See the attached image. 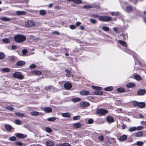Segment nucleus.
Here are the masks:
<instances>
[{"label": "nucleus", "mask_w": 146, "mask_h": 146, "mask_svg": "<svg viewBox=\"0 0 146 146\" xmlns=\"http://www.w3.org/2000/svg\"><path fill=\"white\" fill-rule=\"evenodd\" d=\"M126 11L127 13H131L133 11V9L131 6H127L126 7Z\"/></svg>", "instance_id": "b1692460"}, {"label": "nucleus", "mask_w": 146, "mask_h": 146, "mask_svg": "<svg viewBox=\"0 0 146 146\" xmlns=\"http://www.w3.org/2000/svg\"><path fill=\"white\" fill-rule=\"evenodd\" d=\"M91 17L95 18H99V17H100V16L96 14H91Z\"/></svg>", "instance_id": "6e6d98bb"}, {"label": "nucleus", "mask_w": 146, "mask_h": 146, "mask_svg": "<svg viewBox=\"0 0 146 146\" xmlns=\"http://www.w3.org/2000/svg\"><path fill=\"white\" fill-rule=\"evenodd\" d=\"M36 66L34 64H32L30 65L29 66V68L31 69H34L35 68Z\"/></svg>", "instance_id": "13d9d810"}, {"label": "nucleus", "mask_w": 146, "mask_h": 146, "mask_svg": "<svg viewBox=\"0 0 146 146\" xmlns=\"http://www.w3.org/2000/svg\"><path fill=\"white\" fill-rule=\"evenodd\" d=\"M16 138L15 136H12L9 138V140L12 141H15L16 140Z\"/></svg>", "instance_id": "c03bdc74"}, {"label": "nucleus", "mask_w": 146, "mask_h": 146, "mask_svg": "<svg viewBox=\"0 0 146 146\" xmlns=\"http://www.w3.org/2000/svg\"><path fill=\"white\" fill-rule=\"evenodd\" d=\"M90 21L93 24H95L96 23V20L95 19H90Z\"/></svg>", "instance_id": "680f3d73"}, {"label": "nucleus", "mask_w": 146, "mask_h": 146, "mask_svg": "<svg viewBox=\"0 0 146 146\" xmlns=\"http://www.w3.org/2000/svg\"><path fill=\"white\" fill-rule=\"evenodd\" d=\"M81 123H76L73 124V127L75 129L80 128L82 126Z\"/></svg>", "instance_id": "4468645a"}, {"label": "nucleus", "mask_w": 146, "mask_h": 146, "mask_svg": "<svg viewBox=\"0 0 146 146\" xmlns=\"http://www.w3.org/2000/svg\"><path fill=\"white\" fill-rule=\"evenodd\" d=\"M143 143L142 141H138L136 142V145L138 146H141L143 145Z\"/></svg>", "instance_id": "a18cd8bd"}, {"label": "nucleus", "mask_w": 146, "mask_h": 146, "mask_svg": "<svg viewBox=\"0 0 146 146\" xmlns=\"http://www.w3.org/2000/svg\"><path fill=\"white\" fill-rule=\"evenodd\" d=\"M70 29H73L76 28V27L74 25H72L70 26Z\"/></svg>", "instance_id": "0e129e2a"}, {"label": "nucleus", "mask_w": 146, "mask_h": 146, "mask_svg": "<svg viewBox=\"0 0 146 146\" xmlns=\"http://www.w3.org/2000/svg\"><path fill=\"white\" fill-rule=\"evenodd\" d=\"M126 86L128 88H131L135 86V85L133 83H128L126 85Z\"/></svg>", "instance_id": "5701e85b"}, {"label": "nucleus", "mask_w": 146, "mask_h": 146, "mask_svg": "<svg viewBox=\"0 0 146 146\" xmlns=\"http://www.w3.org/2000/svg\"><path fill=\"white\" fill-rule=\"evenodd\" d=\"M15 144L16 145L19 146H22L23 145V143L20 141H18L15 142Z\"/></svg>", "instance_id": "de8ad7c7"}, {"label": "nucleus", "mask_w": 146, "mask_h": 146, "mask_svg": "<svg viewBox=\"0 0 146 146\" xmlns=\"http://www.w3.org/2000/svg\"><path fill=\"white\" fill-rule=\"evenodd\" d=\"M7 109H8V110L12 111L14 109L11 106H7L6 108Z\"/></svg>", "instance_id": "052dcab7"}, {"label": "nucleus", "mask_w": 146, "mask_h": 146, "mask_svg": "<svg viewBox=\"0 0 146 146\" xmlns=\"http://www.w3.org/2000/svg\"><path fill=\"white\" fill-rule=\"evenodd\" d=\"M5 56V54L2 52H0V59H3Z\"/></svg>", "instance_id": "864d4df0"}, {"label": "nucleus", "mask_w": 146, "mask_h": 146, "mask_svg": "<svg viewBox=\"0 0 146 146\" xmlns=\"http://www.w3.org/2000/svg\"><path fill=\"white\" fill-rule=\"evenodd\" d=\"M119 42L120 44L124 46H127L126 43L125 41H123L121 40H119L118 41Z\"/></svg>", "instance_id": "c756f323"}, {"label": "nucleus", "mask_w": 146, "mask_h": 146, "mask_svg": "<svg viewBox=\"0 0 146 146\" xmlns=\"http://www.w3.org/2000/svg\"><path fill=\"white\" fill-rule=\"evenodd\" d=\"M94 121L92 119H89L88 121V123L89 124H91L93 123Z\"/></svg>", "instance_id": "4d7b16f0"}, {"label": "nucleus", "mask_w": 146, "mask_h": 146, "mask_svg": "<svg viewBox=\"0 0 146 146\" xmlns=\"http://www.w3.org/2000/svg\"><path fill=\"white\" fill-rule=\"evenodd\" d=\"M143 127L141 126H137V127H136V130H141L143 129Z\"/></svg>", "instance_id": "8fccbe9b"}, {"label": "nucleus", "mask_w": 146, "mask_h": 146, "mask_svg": "<svg viewBox=\"0 0 146 146\" xmlns=\"http://www.w3.org/2000/svg\"><path fill=\"white\" fill-rule=\"evenodd\" d=\"M64 87L66 90H69L71 88L72 85L70 82H67L64 84Z\"/></svg>", "instance_id": "6e6552de"}, {"label": "nucleus", "mask_w": 146, "mask_h": 146, "mask_svg": "<svg viewBox=\"0 0 146 146\" xmlns=\"http://www.w3.org/2000/svg\"><path fill=\"white\" fill-rule=\"evenodd\" d=\"M15 114L16 115L20 117H24L25 116V115L23 113H15Z\"/></svg>", "instance_id": "ea45409f"}, {"label": "nucleus", "mask_w": 146, "mask_h": 146, "mask_svg": "<svg viewBox=\"0 0 146 146\" xmlns=\"http://www.w3.org/2000/svg\"><path fill=\"white\" fill-rule=\"evenodd\" d=\"M5 127L6 129L8 131H10L12 129L11 126L9 124L5 125Z\"/></svg>", "instance_id": "7c9ffc66"}, {"label": "nucleus", "mask_w": 146, "mask_h": 146, "mask_svg": "<svg viewBox=\"0 0 146 146\" xmlns=\"http://www.w3.org/2000/svg\"><path fill=\"white\" fill-rule=\"evenodd\" d=\"M26 13L24 11H17L16 12V14L18 15H25Z\"/></svg>", "instance_id": "412c9836"}, {"label": "nucleus", "mask_w": 146, "mask_h": 146, "mask_svg": "<svg viewBox=\"0 0 146 146\" xmlns=\"http://www.w3.org/2000/svg\"><path fill=\"white\" fill-rule=\"evenodd\" d=\"M31 114L33 116H37L39 114V113L36 111H32L31 112Z\"/></svg>", "instance_id": "f704fd0d"}, {"label": "nucleus", "mask_w": 146, "mask_h": 146, "mask_svg": "<svg viewBox=\"0 0 146 146\" xmlns=\"http://www.w3.org/2000/svg\"><path fill=\"white\" fill-rule=\"evenodd\" d=\"M117 91L120 93L125 92V89L122 87L119 88L117 89Z\"/></svg>", "instance_id": "393cba45"}, {"label": "nucleus", "mask_w": 146, "mask_h": 146, "mask_svg": "<svg viewBox=\"0 0 146 146\" xmlns=\"http://www.w3.org/2000/svg\"><path fill=\"white\" fill-rule=\"evenodd\" d=\"M139 102L136 101H133V106L135 107L138 106Z\"/></svg>", "instance_id": "3c124183"}, {"label": "nucleus", "mask_w": 146, "mask_h": 146, "mask_svg": "<svg viewBox=\"0 0 146 146\" xmlns=\"http://www.w3.org/2000/svg\"><path fill=\"white\" fill-rule=\"evenodd\" d=\"M143 135V133L142 131H140L136 132L135 134V135L137 137H140L142 136Z\"/></svg>", "instance_id": "f3484780"}, {"label": "nucleus", "mask_w": 146, "mask_h": 146, "mask_svg": "<svg viewBox=\"0 0 146 146\" xmlns=\"http://www.w3.org/2000/svg\"><path fill=\"white\" fill-rule=\"evenodd\" d=\"M64 146H71L69 144L67 143H64Z\"/></svg>", "instance_id": "774afa93"}, {"label": "nucleus", "mask_w": 146, "mask_h": 146, "mask_svg": "<svg viewBox=\"0 0 146 146\" xmlns=\"http://www.w3.org/2000/svg\"><path fill=\"white\" fill-rule=\"evenodd\" d=\"M145 106V104L143 102H139L138 104V106L141 108H144Z\"/></svg>", "instance_id": "4be33fe9"}, {"label": "nucleus", "mask_w": 146, "mask_h": 146, "mask_svg": "<svg viewBox=\"0 0 146 146\" xmlns=\"http://www.w3.org/2000/svg\"><path fill=\"white\" fill-rule=\"evenodd\" d=\"M136 127H132L128 129V131L129 132H131L135 131L136 130Z\"/></svg>", "instance_id": "c9c22d12"}, {"label": "nucleus", "mask_w": 146, "mask_h": 146, "mask_svg": "<svg viewBox=\"0 0 146 146\" xmlns=\"http://www.w3.org/2000/svg\"><path fill=\"white\" fill-rule=\"evenodd\" d=\"M72 100L74 102H76L80 101L81 100V99L79 98H74L72 99Z\"/></svg>", "instance_id": "58836bf2"}, {"label": "nucleus", "mask_w": 146, "mask_h": 146, "mask_svg": "<svg viewBox=\"0 0 146 146\" xmlns=\"http://www.w3.org/2000/svg\"><path fill=\"white\" fill-rule=\"evenodd\" d=\"M51 86H46L45 88L46 90H50L51 89Z\"/></svg>", "instance_id": "69168bd1"}, {"label": "nucleus", "mask_w": 146, "mask_h": 146, "mask_svg": "<svg viewBox=\"0 0 146 146\" xmlns=\"http://www.w3.org/2000/svg\"><path fill=\"white\" fill-rule=\"evenodd\" d=\"M113 89V88L111 86H109L107 87L106 88H105L104 89V90L106 91H110L111 90H112Z\"/></svg>", "instance_id": "473e14b6"}, {"label": "nucleus", "mask_w": 146, "mask_h": 146, "mask_svg": "<svg viewBox=\"0 0 146 146\" xmlns=\"http://www.w3.org/2000/svg\"><path fill=\"white\" fill-rule=\"evenodd\" d=\"M16 57L14 56H8V58L10 61L11 62L15 60Z\"/></svg>", "instance_id": "2f4dec72"}, {"label": "nucleus", "mask_w": 146, "mask_h": 146, "mask_svg": "<svg viewBox=\"0 0 146 146\" xmlns=\"http://www.w3.org/2000/svg\"><path fill=\"white\" fill-rule=\"evenodd\" d=\"M65 71L66 72V76L68 77H70L71 76V72L68 69H66Z\"/></svg>", "instance_id": "72a5a7b5"}, {"label": "nucleus", "mask_w": 146, "mask_h": 146, "mask_svg": "<svg viewBox=\"0 0 146 146\" xmlns=\"http://www.w3.org/2000/svg\"><path fill=\"white\" fill-rule=\"evenodd\" d=\"M35 24L34 22L32 20H28V21L26 22L25 23V25L26 26L30 27H33Z\"/></svg>", "instance_id": "423d86ee"}, {"label": "nucleus", "mask_w": 146, "mask_h": 146, "mask_svg": "<svg viewBox=\"0 0 146 146\" xmlns=\"http://www.w3.org/2000/svg\"><path fill=\"white\" fill-rule=\"evenodd\" d=\"M106 120L109 123H112L114 121L113 118L111 116H108L106 117Z\"/></svg>", "instance_id": "2eb2a0df"}, {"label": "nucleus", "mask_w": 146, "mask_h": 146, "mask_svg": "<svg viewBox=\"0 0 146 146\" xmlns=\"http://www.w3.org/2000/svg\"><path fill=\"white\" fill-rule=\"evenodd\" d=\"M80 118V115H77L74 116L73 118V119L75 120H79Z\"/></svg>", "instance_id": "79ce46f5"}, {"label": "nucleus", "mask_w": 146, "mask_h": 146, "mask_svg": "<svg viewBox=\"0 0 146 146\" xmlns=\"http://www.w3.org/2000/svg\"><path fill=\"white\" fill-rule=\"evenodd\" d=\"M111 15L113 16L118 15L119 14V12H112L111 13Z\"/></svg>", "instance_id": "49530a36"}, {"label": "nucleus", "mask_w": 146, "mask_h": 146, "mask_svg": "<svg viewBox=\"0 0 146 146\" xmlns=\"http://www.w3.org/2000/svg\"><path fill=\"white\" fill-rule=\"evenodd\" d=\"M1 71L4 72H8L10 71V69L8 68H2Z\"/></svg>", "instance_id": "c85d7f7f"}, {"label": "nucleus", "mask_w": 146, "mask_h": 146, "mask_svg": "<svg viewBox=\"0 0 146 146\" xmlns=\"http://www.w3.org/2000/svg\"><path fill=\"white\" fill-rule=\"evenodd\" d=\"M25 64V62L24 61L19 60L16 64V66L17 67H21Z\"/></svg>", "instance_id": "1a4fd4ad"}, {"label": "nucleus", "mask_w": 146, "mask_h": 146, "mask_svg": "<svg viewBox=\"0 0 146 146\" xmlns=\"http://www.w3.org/2000/svg\"><path fill=\"white\" fill-rule=\"evenodd\" d=\"M15 123L17 125H19L21 124V121L20 120L17 119L15 120Z\"/></svg>", "instance_id": "bf43d9fd"}, {"label": "nucleus", "mask_w": 146, "mask_h": 146, "mask_svg": "<svg viewBox=\"0 0 146 146\" xmlns=\"http://www.w3.org/2000/svg\"><path fill=\"white\" fill-rule=\"evenodd\" d=\"M43 110L46 113H49L51 112L52 111V109L49 107L45 108L43 109Z\"/></svg>", "instance_id": "dca6fc26"}, {"label": "nucleus", "mask_w": 146, "mask_h": 146, "mask_svg": "<svg viewBox=\"0 0 146 146\" xmlns=\"http://www.w3.org/2000/svg\"><path fill=\"white\" fill-rule=\"evenodd\" d=\"M83 7L84 9H89L90 8H91L94 7H96L97 8H99V7L98 6H95V5H84Z\"/></svg>", "instance_id": "9d476101"}, {"label": "nucleus", "mask_w": 146, "mask_h": 146, "mask_svg": "<svg viewBox=\"0 0 146 146\" xmlns=\"http://www.w3.org/2000/svg\"><path fill=\"white\" fill-rule=\"evenodd\" d=\"M135 78L137 80H139L141 79V77L138 74H137L134 76Z\"/></svg>", "instance_id": "a19ab883"}, {"label": "nucleus", "mask_w": 146, "mask_h": 146, "mask_svg": "<svg viewBox=\"0 0 146 146\" xmlns=\"http://www.w3.org/2000/svg\"><path fill=\"white\" fill-rule=\"evenodd\" d=\"M15 135L17 137L20 139L25 138H26L27 137V135L26 134H24L19 133H16Z\"/></svg>", "instance_id": "0eeeda50"}, {"label": "nucleus", "mask_w": 146, "mask_h": 146, "mask_svg": "<svg viewBox=\"0 0 146 146\" xmlns=\"http://www.w3.org/2000/svg\"><path fill=\"white\" fill-rule=\"evenodd\" d=\"M45 144L47 146H52L54 145V143L50 141H47L46 142Z\"/></svg>", "instance_id": "a878e982"}, {"label": "nucleus", "mask_w": 146, "mask_h": 146, "mask_svg": "<svg viewBox=\"0 0 146 146\" xmlns=\"http://www.w3.org/2000/svg\"><path fill=\"white\" fill-rule=\"evenodd\" d=\"M99 20L102 21L108 22L111 21V18L106 16H100Z\"/></svg>", "instance_id": "20e7f679"}, {"label": "nucleus", "mask_w": 146, "mask_h": 146, "mask_svg": "<svg viewBox=\"0 0 146 146\" xmlns=\"http://www.w3.org/2000/svg\"><path fill=\"white\" fill-rule=\"evenodd\" d=\"M40 15H44L46 14V12L44 10H40L39 11Z\"/></svg>", "instance_id": "4c0bfd02"}, {"label": "nucleus", "mask_w": 146, "mask_h": 146, "mask_svg": "<svg viewBox=\"0 0 146 146\" xmlns=\"http://www.w3.org/2000/svg\"><path fill=\"white\" fill-rule=\"evenodd\" d=\"M13 76L14 78L20 80L23 79L24 78L22 73L21 72H14L13 75Z\"/></svg>", "instance_id": "7ed1b4c3"}, {"label": "nucleus", "mask_w": 146, "mask_h": 146, "mask_svg": "<svg viewBox=\"0 0 146 146\" xmlns=\"http://www.w3.org/2000/svg\"><path fill=\"white\" fill-rule=\"evenodd\" d=\"M102 29L105 31H108L109 30V27L106 26H103L102 28Z\"/></svg>", "instance_id": "09e8293b"}, {"label": "nucleus", "mask_w": 146, "mask_h": 146, "mask_svg": "<svg viewBox=\"0 0 146 146\" xmlns=\"http://www.w3.org/2000/svg\"><path fill=\"white\" fill-rule=\"evenodd\" d=\"M61 115L65 117H71L70 113L68 112L62 113Z\"/></svg>", "instance_id": "6ab92c4d"}, {"label": "nucleus", "mask_w": 146, "mask_h": 146, "mask_svg": "<svg viewBox=\"0 0 146 146\" xmlns=\"http://www.w3.org/2000/svg\"><path fill=\"white\" fill-rule=\"evenodd\" d=\"M15 41L17 43H21L26 39V37L22 35H16L14 37Z\"/></svg>", "instance_id": "f257e3e1"}, {"label": "nucleus", "mask_w": 146, "mask_h": 146, "mask_svg": "<svg viewBox=\"0 0 146 146\" xmlns=\"http://www.w3.org/2000/svg\"><path fill=\"white\" fill-rule=\"evenodd\" d=\"M52 33L53 34H56L57 35H59L60 34V33L57 31H53L52 32Z\"/></svg>", "instance_id": "338daca9"}, {"label": "nucleus", "mask_w": 146, "mask_h": 146, "mask_svg": "<svg viewBox=\"0 0 146 146\" xmlns=\"http://www.w3.org/2000/svg\"><path fill=\"white\" fill-rule=\"evenodd\" d=\"M92 89L96 90L94 92V95H101L103 94L102 91H100L102 90L101 87L94 86H92Z\"/></svg>", "instance_id": "f03ea898"}, {"label": "nucleus", "mask_w": 146, "mask_h": 146, "mask_svg": "<svg viewBox=\"0 0 146 146\" xmlns=\"http://www.w3.org/2000/svg\"><path fill=\"white\" fill-rule=\"evenodd\" d=\"M27 52V51L26 49H24L22 50V52L23 54V55H25L26 54Z\"/></svg>", "instance_id": "e2e57ef3"}, {"label": "nucleus", "mask_w": 146, "mask_h": 146, "mask_svg": "<svg viewBox=\"0 0 146 146\" xmlns=\"http://www.w3.org/2000/svg\"><path fill=\"white\" fill-rule=\"evenodd\" d=\"M31 73L33 74H35L36 75H39L41 74V72L40 71L37 70L31 71Z\"/></svg>", "instance_id": "bb28decb"}, {"label": "nucleus", "mask_w": 146, "mask_h": 146, "mask_svg": "<svg viewBox=\"0 0 146 146\" xmlns=\"http://www.w3.org/2000/svg\"><path fill=\"white\" fill-rule=\"evenodd\" d=\"M96 113L100 116L104 115L108 113V111L104 109H100L97 110Z\"/></svg>", "instance_id": "39448f33"}, {"label": "nucleus", "mask_w": 146, "mask_h": 146, "mask_svg": "<svg viewBox=\"0 0 146 146\" xmlns=\"http://www.w3.org/2000/svg\"><path fill=\"white\" fill-rule=\"evenodd\" d=\"M56 119V117H53L48 118L47 119L48 121H53L55 120Z\"/></svg>", "instance_id": "e433bc0d"}, {"label": "nucleus", "mask_w": 146, "mask_h": 146, "mask_svg": "<svg viewBox=\"0 0 146 146\" xmlns=\"http://www.w3.org/2000/svg\"><path fill=\"white\" fill-rule=\"evenodd\" d=\"M127 138V136L125 135H123L120 136L118 139L119 141H123L126 140Z\"/></svg>", "instance_id": "ddd939ff"}, {"label": "nucleus", "mask_w": 146, "mask_h": 146, "mask_svg": "<svg viewBox=\"0 0 146 146\" xmlns=\"http://www.w3.org/2000/svg\"><path fill=\"white\" fill-rule=\"evenodd\" d=\"M68 2L72 1L74 3L79 4L82 3V1L81 0H66Z\"/></svg>", "instance_id": "aec40b11"}, {"label": "nucleus", "mask_w": 146, "mask_h": 146, "mask_svg": "<svg viewBox=\"0 0 146 146\" xmlns=\"http://www.w3.org/2000/svg\"><path fill=\"white\" fill-rule=\"evenodd\" d=\"M45 130L46 132L48 133L51 132L52 131L51 128L49 127H46L45 129Z\"/></svg>", "instance_id": "603ef678"}, {"label": "nucleus", "mask_w": 146, "mask_h": 146, "mask_svg": "<svg viewBox=\"0 0 146 146\" xmlns=\"http://www.w3.org/2000/svg\"><path fill=\"white\" fill-rule=\"evenodd\" d=\"M145 93H146V90L145 89H141L138 91L137 94L139 96L143 95Z\"/></svg>", "instance_id": "9b49d317"}, {"label": "nucleus", "mask_w": 146, "mask_h": 146, "mask_svg": "<svg viewBox=\"0 0 146 146\" xmlns=\"http://www.w3.org/2000/svg\"><path fill=\"white\" fill-rule=\"evenodd\" d=\"M3 41L5 43H8L10 42L9 39L7 38L4 39L3 40Z\"/></svg>", "instance_id": "37998d69"}, {"label": "nucleus", "mask_w": 146, "mask_h": 146, "mask_svg": "<svg viewBox=\"0 0 146 146\" xmlns=\"http://www.w3.org/2000/svg\"><path fill=\"white\" fill-rule=\"evenodd\" d=\"M80 94L83 95H87L89 94V92L87 91L82 90L80 92Z\"/></svg>", "instance_id": "cd10ccee"}, {"label": "nucleus", "mask_w": 146, "mask_h": 146, "mask_svg": "<svg viewBox=\"0 0 146 146\" xmlns=\"http://www.w3.org/2000/svg\"><path fill=\"white\" fill-rule=\"evenodd\" d=\"M98 138L99 140L101 141H103L104 140V136L102 135L99 136Z\"/></svg>", "instance_id": "5fc2aeb1"}, {"label": "nucleus", "mask_w": 146, "mask_h": 146, "mask_svg": "<svg viewBox=\"0 0 146 146\" xmlns=\"http://www.w3.org/2000/svg\"><path fill=\"white\" fill-rule=\"evenodd\" d=\"M90 104L88 102L84 101L80 103V106L82 107H86L89 106L90 105Z\"/></svg>", "instance_id": "f8f14e48"}, {"label": "nucleus", "mask_w": 146, "mask_h": 146, "mask_svg": "<svg viewBox=\"0 0 146 146\" xmlns=\"http://www.w3.org/2000/svg\"><path fill=\"white\" fill-rule=\"evenodd\" d=\"M0 20L5 22L10 21L11 20V19L6 17H3L0 18Z\"/></svg>", "instance_id": "a211bd4d"}]
</instances>
